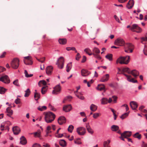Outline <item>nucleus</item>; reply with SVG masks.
I'll return each mask as SVG.
<instances>
[{
	"mask_svg": "<svg viewBox=\"0 0 147 147\" xmlns=\"http://www.w3.org/2000/svg\"><path fill=\"white\" fill-rule=\"evenodd\" d=\"M32 147H41V146L39 144H35L33 145Z\"/></svg>",
	"mask_w": 147,
	"mask_h": 147,
	"instance_id": "nucleus-58",
	"label": "nucleus"
},
{
	"mask_svg": "<svg viewBox=\"0 0 147 147\" xmlns=\"http://www.w3.org/2000/svg\"><path fill=\"white\" fill-rule=\"evenodd\" d=\"M13 84L15 85L18 86H19L20 85L18 83V80H15L13 82Z\"/></svg>",
	"mask_w": 147,
	"mask_h": 147,
	"instance_id": "nucleus-49",
	"label": "nucleus"
},
{
	"mask_svg": "<svg viewBox=\"0 0 147 147\" xmlns=\"http://www.w3.org/2000/svg\"><path fill=\"white\" fill-rule=\"evenodd\" d=\"M121 71L123 72L122 74L127 77V80L128 81L132 83L137 82V81L136 80H135L134 78H132L131 76L128 75L124 73V72H126L128 74H130L131 71L129 68L128 67L123 68L122 69Z\"/></svg>",
	"mask_w": 147,
	"mask_h": 147,
	"instance_id": "nucleus-1",
	"label": "nucleus"
},
{
	"mask_svg": "<svg viewBox=\"0 0 147 147\" xmlns=\"http://www.w3.org/2000/svg\"><path fill=\"white\" fill-rule=\"evenodd\" d=\"M64 63V58L63 57H61L58 59L56 64L57 65L59 69H62L63 67Z\"/></svg>",
	"mask_w": 147,
	"mask_h": 147,
	"instance_id": "nucleus-6",
	"label": "nucleus"
},
{
	"mask_svg": "<svg viewBox=\"0 0 147 147\" xmlns=\"http://www.w3.org/2000/svg\"><path fill=\"white\" fill-rule=\"evenodd\" d=\"M53 88L54 89L53 91V94H57L60 92L61 90V87L60 85L59 84Z\"/></svg>",
	"mask_w": 147,
	"mask_h": 147,
	"instance_id": "nucleus-12",
	"label": "nucleus"
},
{
	"mask_svg": "<svg viewBox=\"0 0 147 147\" xmlns=\"http://www.w3.org/2000/svg\"><path fill=\"white\" fill-rule=\"evenodd\" d=\"M112 57L113 55L111 54H108L105 56V57L110 61L112 60Z\"/></svg>",
	"mask_w": 147,
	"mask_h": 147,
	"instance_id": "nucleus-39",
	"label": "nucleus"
},
{
	"mask_svg": "<svg viewBox=\"0 0 147 147\" xmlns=\"http://www.w3.org/2000/svg\"><path fill=\"white\" fill-rule=\"evenodd\" d=\"M20 99L19 98H18L15 101V102L17 104L20 103Z\"/></svg>",
	"mask_w": 147,
	"mask_h": 147,
	"instance_id": "nucleus-51",
	"label": "nucleus"
},
{
	"mask_svg": "<svg viewBox=\"0 0 147 147\" xmlns=\"http://www.w3.org/2000/svg\"><path fill=\"white\" fill-rule=\"evenodd\" d=\"M92 55L94 57L97 58L98 60H100L101 57L100 56L99 54L100 53V51L99 49L96 47H94L92 50Z\"/></svg>",
	"mask_w": 147,
	"mask_h": 147,
	"instance_id": "nucleus-7",
	"label": "nucleus"
},
{
	"mask_svg": "<svg viewBox=\"0 0 147 147\" xmlns=\"http://www.w3.org/2000/svg\"><path fill=\"white\" fill-rule=\"evenodd\" d=\"M24 62L26 65H31L32 64V58L30 56L25 57H24Z\"/></svg>",
	"mask_w": 147,
	"mask_h": 147,
	"instance_id": "nucleus-11",
	"label": "nucleus"
},
{
	"mask_svg": "<svg viewBox=\"0 0 147 147\" xmlns=\"http://www.w3.org/2000/svg\"><path fill=\"white\" fill-rule=\"evenodd\" d=\"M0 81L5 83H9L10 82L8 76L6 75L1 77L0 78Z\"/></svg>",
	"mask_w": 147,
	"mask_h": 147,
	"instance_id": "nucleus-13",
	"label": "nucleus"
},
{
	"mask_svg": "<svg viewBox=\"0 0 147 147\" xmlns=\"http://www.w3.org/2000/svg\"><path fill=\"white\" fill-rule=\"evenodd\" d=\"M100 115V114L98 113H95L93 114V117L94 119H97Z\"/></svg>",
	"mask_w": 147,
	"mask_h": 147,
	"instance_id": "nucleus-45",
	"label": "nucleus"
},
{
	"mask_svg": "<svg viewBox=\"0 0 147 147\" xmlns=\"http://www.w3.org/2000/svg\"><path fill=\"white\" fill-rule=\"evenodd\" d=\"M49 108L51 110L53 111H55L56 109L54 108V107L52 106L51 105L49 104Z\"/></svg>",
	"mask_w": 147,
	"mask_h": 147,
	"instance_id": "nucleus-53",
	"label": "nucleus"
},
{
	"mask_svg": "<svg viewBox=\"0 0 147 147\" xmlns=\"http://www.w3.org/2000/svg\"><path fill=\"white\" fill-rule=\"evenodd\" d=\"M59 142L60 145L63 147H65L66 146V143L64 140H61Z\"/></svg>",
	"mask_w": 147,
	"mask_h": 147,
	"instance_id": "nucleus-33",
	"label": "nucleus"
},
{
	"mask_svg": "<svg viewBox=\"0 0 147 147\" xmlns=\"http://www.w3.org/2000/svg\"><path fill=\"white\" fill-rule=\"evenodd\" d=\"M129 114L128 113H125L123 114L120 117V118L122 119H124Z\"/></svg>",
	"mask_w": 147,
	"mask_h": 147,
	"instance_id": "nucleus-47",
	"label": "nucleus"
},
{
	"mask_svg": "<svg viewBox=\"0 0 147 147\" xmlns=\"http://www.w3.org/2000/svg\"><path fill=\"white\" fill-rule=\"evenodd\" d=\"M130 105L132 109L133 110H135L137 108L138 105L137 103L134 101H131L130 102Z\"/></svg>",
	"mask_w": 147,
	"mask_h": 147,
	"instance_id": "nucleus-21",
	"label": "nucleus"
},
{
	"mask_svg": "<svg viewBox=\"0 0 147 147\" xmlns=\"http://www.w3.org/2000/svg\"><path fill=\"white\" fill-rule=\"evenodd\" d=\"M109 74H106L103 76L101 78L100 81L102 82H105L107 81L109 79Z\"/></svg>",
	"mask_w": 147,
	"mask_h": 147,
	"instance_id": "nucleus-18",
	"label": "nucleus"
},
{
	"mask_svg": "<svg viewBox=\"0 0 147 147\" xmlns=\"http://www.w3.org/2000/svg\"><path fill=\"white\" fill-rule=\"evenodd\" d=\"M81 74L83 76H86L90 74V73L88 71L82 69L81 71Z\"/></svg>",
	"mask_w": 147,
	"mask_h": 147,
	"instance_id": "nucleus-24",
	"label": "nucleus"
},
{
	"mask_svg": "<svg viewBox=\"0 0 147 147\" xmlns=\"http://www.w3.org/2000/svg\"><path fill=\"white\" fill-rule=\"evenodd\" d=\"M114 17L116 21H117L119 23H120V21L119 18L117 17V16L116 15H114Z\"/></svg>",
	"mask_w": 147,
	"mask_h": 147,
	"instance_id": "nucleus-56",
	"label": "nucleus"
},
{
	"mask_svg": "<svg viewBox=\"0 0 147 147\" xmlns=\"http://www.w3.org/2000/svg\"><path fill=\"white\" fill-rule=\"evenodd\" d=\"M72 63L70 62L68 63L66 66V71L67 72H69L72 67Z\"/></svg>",
	"mask_w": 147,
	"mask_h": 147,
	"instance_id": "nucleus-35",
	"label": "nucleus"
},
{
	"mask_svg": "<svg viewBox=\"0 0 147 147\" xmlns=\"http://www.w3.org/2000/svg\"><path fill=\"white\" fill-rule=\"evenodd\" d=\"M131 30L133 32H136L137 33H140L142 31L141 28L136 24H134L132 25Z\"/></svg>",
	"mask_w": 147,
	"mask_h": 147,
	"instance_id": "nucleus-10",
	"label": "nucleus"
},
{
	"mask_svg": "<svg viewBox=\"0 0 147 147\" xmlns=\"http://www.w3.org/2000/svg\"><path fill=\"white\" fill-rule=\"evenodd\" d=\"M13 131L14 134L17 135L18 134L20 131V129L19 127L15 126L12 129Z\"/></svg>",
	"mask_w": 147,
	"mask_h": 147,
	"instance_id": "nucleus-20",
	"label": "nucleus"
},
{
	"mask_svg": "<svg viewBox=\"0 0 147 147\" xmlns=\"http://www.w3.org/2000/svg\"><path fill=\"white\" fill-rule=\"evenodd\" d=\"M133 136L134 137L137 138L139 140L141 138V135L138 132H137L134 134Z\"/></svg>",
	"mask_w": 147,
	"mask_h": 147,
	"instance_id": "nucleus-36",
	"label": "nucleus"
},
{
	"mask_svg": "<svg viewBox=\"0 0 147 147\" xmlns=\"http://www.w3.org/2000/svg\"><path fill=\"white\" fill-rule=\"evenodd\" d=\"M125 51L127 53H131L134 49V46L130 43H127L124 45Z\"/></svg>",
	"mask_w": 147,
	"mask_h": 147,
	"instance_id": "nucleus-4",
	"label": "nucleus"
},
{
	"mask_svg": "<svg viewBox=\"0 0 147 147\" xmlns=\"http://www.w3.org/2000/svg\"><path fill=\"white\" fill-rule=\"evenodd\" d=\"M5 69L2 66H0V73L5 71Z\"/></svg>",
	"mask_w": 147,
	"mask_h": 147,
	"instance_id": "nucleus-57",
	"label": "nucleus"
},
{
	"mask_svg": "<svg viewBox=\"0 0 147 147\" xmlns=\"http://www.w3.org/2000/svg\"><path fill=\"white\" fill-rule=\"evenodd\" d=\"M130 57L129 56L125 57H121L118 58L116 61L117 63H118L121 64H127L130 61Z\"/></svg>",
	"mask_w": 147,
	"mask_h": 147,
	"instance_id": "nucleus-3",
	"label": "nucleus"
},
{
	"mask_svg": "<svg viewBox=\"0 0 147 147\" xmlns=\"http://www.w3.org/2000/svg\"><path fill=\"white\" fill-rule=\"evenodd\" d=\"M35 92L34 94V98L36 100H37L40 97V95L39 93L36 92V90H35Z\"/></svg>",
	"mask_w": 147,
	"mask_h": 147,
	"instance_id": "nucleus-29",
	"label": "nucleus"
},
{
	"mask_svg": "<svg viewBox=\"0 0 147 147\" xmlns=\"http://www.w3.org/2000/svg\"><path fill=\"white\" fill-rule=\"evenodd\" d=\"M115 45L119 46H124L125 44V42L124 40L122 38H117L115 40L114 42Z\"/></svg>",
	"mask_w": 147,
	"mask_h": 147,
	"instance_id": "nucleus-8",
	"label": "nucleus"
},
{
	"mask_svg": "<svg viewBox=\"0 0 147 147\" xmlns=\"http://www.w3.org/2000/svg\"><path fill=\"white\" fill-rule=\"evenodd\" d=\"M66 119L65 117L61 116L58 119V122L60 125H62L66 122Z\"/></svg>",
	"mask_w": 147,
	"mask_h": 147,
	"instance_id": "nucleus-15",
	"label": "nucleus"
},
{
	"mask_svg": "<svg viewBox=\"0 0 147 147\" xmlns=\"http://www.w3.org/2000/svg\"><path fill=\"white\" fill-rule=\"evenodd\" d=\"M53 67L51 66L47 67L46 69L47 74L48 75H51L53 71Z\"/></svg>",
	"mask_w": 147,
	"mask_h": 147,
	"instance_id": "nucleus-17",
	"label": "nucleus"
},
{
	"mask_svg": "<svg viewBox=\"0 0 147 147\" xmlns=\"http://www.w3.org/2000/svg\"><path fill=\"white\" fill-rule=\"evenodd\" d=\"M86 127L87 131L90 134H93L94 131L91 128L88 123L86 124Z\"/></svg>",
	"mask_w": 147,
	"mask_h": 147,
	"instance_id": "nucleus-22",
	"label": "nucleus"
},
{
	"mask_svg": "<svg viewBox=\"0 0 147 147\" xmlns=\"http://www.w3.org/2000/svg\"><path fill=\"white\" fill-rule=\"evenodd\" d=\"M131 74L135 78L138 76L139 74V72L135 69L133 70L130 71V74Z\"/></svg>",
	"mask_w": 147,
	"mask_h": 147,
	"instance_id": "nucleus-23",
	"label": "nucleus"
},
{
	"mask_svg": "<svg viewBox=\"0 0 147 147\" xmlns=\"http://www.w3.org/2000/svg\"><path fill=\"white\" fill-rule=\"evenodd\" d=\"M20 143L22 145H25L27 143L26 138L24 136H22L20 138Z\"/></svg>",
	"mask_w": 147,
	"mask_h": 147,
	"instance_id": "nucleus-27",
	"label": "nucleus"
},
{
	"mask_svg": "<svg viewBox=\"0 0 147 147\" xmlns=\"http://www.w3.org/2000/svg\"><path fill=\"white\" fill-rule=\"evenodd\" d=\"M20 60L17 58H15L12 61L11 63V67L13 69H16L19 66Z\"/></svg>",
	"mask_w": 147,
	"mask_h": 147,
	"instance_id": "nucleus-5",
	"label": "nucleus"
},
{
	"mask_svg": "<svg viewBox=\"0 0 147 147\" xmlns=\"http://www.w3.org/2000/svg\"><path fill=\"white\" fill-rule=\"evenodd\" d=\"M143 51L144 54L146 55H147V49H144Z\"/></svg>",
	"mask_w": 147,
	"mask_h": 147,
	"instance_id": "nucleus-63",
	"label": "nucleus"
},
{
	"mask_svg": "<svg viewBox=\"0 0 147 147\" xmlns=\"http://www.w3.org/2000/svg\"><path fill=\"white\" fill-rule=\"evenodd\" d=\"M86 56H83V59H82V63L86 61Z\"/></svg>",
	"mask_w": 147,
	"mask_h": 147,
	"instance_id": "nucleus-61",
	"label": "nucleus"
},
{
	"mask_svg": "<svg viewBox=\"0 0 147 147\" xmlns=\"http://www.w3.org/2000/svg\"><path fill=\"white\" fill-rule=\"evenodd\" d=\"M131 131H125L123 133L121 134V136L122 137H124L125 138H127L131 136Z\"/></svg>",
	"mask_w": 147,
	"mask_h": 147,
	"instance_id": "nucleus-14",
	"label": "nucleus"
},
{
	"mask_svg": "<svg viewBox=\"0 0 147 147\" xmlns=\"http://www.w3.org/2000/svg\"><path fill=\"white\" fill-rule=\"evenodd\" d=\"M42 84L43 85H46L47 84V83L44 80H40L38 83V85L39 86L41 87Z\"/></svg>",
	"mask_w": 147,
	"mask_h": 147,
	"instance_id": "nucleus-37",
	"label": "nucleus"
},
{
	"mask_svg": "<svg viewBox=\"0 0 147 147\" xmlns=\"http://www.w3.org/2000/svg\"><path fill=\"white\" fill-rule=\"evenodd\" d=\"M11 107H8L6 109V112L8 113L7 114V115L9 117H10L11 115H12L13 113V111L11 109Z\"/></svg>",
	"mask_w": 147,
	"mask_h": 147,
	"instance_id": "nucleus-25",
	"label": "nucleus"
},
{
	"mask_svg": "<svg viewBox=\"0 0 147 147\" xmlns=\"http://www.w3.org/2000/svg\"><path fill=\"white\" fill-rule=\"evenodd\" d=\"M25 94H24V96L25 97H28L30 93V91L29 89L28 88L25 91Z\"/></svg>",
	"mask_w": 147,
	"mask_h": 147,
	"instance_id": "nucleus-38",
	"label": "nucleus"
},
{
	"mask_svg": "<svg viewBox=\"0 0 147 147\" xmlns=\"http://www.w3.org/2000/svg\"><path fill=\"white\" fill-rule=\"evenodd\" d=\"M74 127L72 125H70L69 126L68 128V131L71 133L74 129Z\"/></svg>",
	"mask_w": 147,
	"mask_h": 147,
	"instance_id": "nucleus-46",
	"label": "nucleus"
},
{
	"mask_svg": "<svg viewBox=\"0 0 147 147\" xmlns=\"http://www.w3.org/2000/svg\"><path fill=\"white\" fill-rule=\"evenodd\" d=\"M63 136V134H58L55 135V136L57 138H61Z\"/></svg>",
	"mask_w": 147,
	"mask_h": 147,
	"instance_id": "nucleus-55",
	"label": "nucleus"
},
{
	"mask_svg": "<svg viewBox=\"0 0 147 147\" xmlns=\"http://www.w3.org/2000/svg\"><path fill=\"white\" fill-rule=\"evenodd\" d=\"M111 129L112 131H116L119 130V127L117 125H113L111 126Z\"/></svg>",
	"mask_w": 147,
	"mask_h": 147,
	"instance_id": "nucleus-30",
	"label": "nucleus"
},
{
	"mask_svg": "<svg viewBox=\"0 0 147 147\" xmlns=\"http://www.w3.org/2000/svg\"><path fill=\"white\" fill-rule=\"evenodd\" d=\"M134 1L133 0H130L127 3L126 7L128 9H131L134 6Z\"/></svg>",
	"mask_w": 147,
	"mask_h": 147,
	"instance_id": "nucleus-19",
	"label": "nucleus"
},
{
	"mask_svg": "<svg viewBox=\"0 0 147 147\" xmlns=\"http://www.w3.org/2000/svg\"><path fill=\"white\" fill-rule=\"evenodd\" d=\"M47 86H44L43 87L41 90V93L43 94H45L47 92Z\"/></svg>",
	"mask_w": 147,
	"mask_h": 147,
	"instance_id": "nucleus-31",
	"label": "nucleus"
},
{
	"mask_svg": "<svg viewBox=\"0 0 147 147\" xmlns=\"http://www.w3.org/2000/svg\"><path fill=\"white\" fill-rule=\"evenodd\" d=\"M24 74H25V77L26 78L30 77L33 76V74H30V75H29L26 70H25L24 71Z\"/></svg>",
	"mask_w": 147,
	"mask_h": 147,
	"instance_id": "nucleus-44",
	"label": "nucleus"
},
{
	"mask_svg": "<svg viewBox=\"0 0 147 147\" xmlns=\"http://www.w3.org/2000/svg\"><path fill=\"white\" fill-rule=\"evenodd\" d=\"M142 147H147V144L144 143V142H143Z\"/></svg>",
	"mask_w": 147,
	"mask_h": 147,
	"instance_id": "nucleus-64",
	"label": "nucleus"
},
{
	"mask_svg": "<svg viewBox=\"0 0 147 147\" xmlns=\"http://www.w3.org/2000/svg\"><path fill=\"white\" fill-rule=\"evenodd\" d=\"M110 140H108L107 141H105L103 143V146L104 147H109V144L110 143Z\"/></svg>",
	"mask_w": 147,
	"mask_h": 147,
	"instance_id": "nucleus-41",
	"label": "nucleus"
},
{
	"mask_svg": "<svg viewBox=\"0 0 147 147\" xmlns=\"http://www.w3.org/2000/svg\"><path fill=\"white\" fill-rule=\"evenodd\" d=\"M6 54V53L5 52H4L0 56L1 58H3L4 57Z\"/></svg>",
	"mask_w": 147,
	"mask_h": 147,
	"instance_id": "nucleus-54",
	"label": "nucleus"
},
{
	"mask_svg": "<svg viewBox=\"0 0 147 147\" xmlns=\"http://www.w3.org/2000/svg\"><path fill=\"white\" fill-rule=\"evenodd\" d=\"M72 107L70 105H64L63 107V110L65 112H68L71 110Z\"/></svg>",
	"mask_w": 147,
	"mask_h": 147,
	"instance_id": "nucleus-16",
	"label": "nucleus"
},
{
	"mask_svg": "<svg viewBox=\"0 0 147 147\" xmlns=\"http://www.w3.org/2000/svg\"><path fill=\"white\" fill-rule=\"evenodd\" d=\"M42 146L44 147H49L50 146L47 143H44Z\"/></svg>",
	"mask_w": 147,
	"mask_h": 147,
	"instance_id": "nucleus-59",
	"label": "nucleus"
},
{
	"mask_svg": "<svg viewBox=\"0 0 147 147\" xmlns=\"http://www.w3.org/2000/svg\"><path fill=\"white\" fill-rule=\"evenodd\" d=\"M76 96L78 98L81 100H84V98L83 96L81 95H76Z\"/></svg>",
	"mask_w": 147,
	"mask_h": 147,
	"instance_id": "nucleus-52",
	"label": "nucleus"
},
{
	"mask_svg": "<svg viewBox=\"0 0 147 147\" xmlns=\"http://www.w3.org/2000/svg\"><path fill=\"white\" fill-rule=\"evenodd\" d=\"M6 91V89L3 87H0V94H4Z\"/></svg>",
	"mask_w": 147,
	"mask_h": 147,
	"instance_id": "nucleus-42",
	"label": "nucleus"
},
{
	"mask_svg": "<svg viewBox=\"0 0 147 147\" xmlns=\"http://www.w3.org/2000/svg\"><path fill=\"white\" fill-rule=\"evenodd\" d=\"M55 117V115L53 113L49 112L45 114V119L47 123H49L53 121Z\"/></svg>",
	"mask_w": 147,
	"mask_h": 147,
	"instance_id": "nucleus-2",
	"label": "nucleus"
},
{
	"mask_svg": "<svg viewBox=\"0 0 147 147\" xmlns=\"http://www.w3.org/2000/svg\"><path fill=\"white\" fill-rule=\"evenodd\" d=\"M80 57V54L79 53H78L76 56V60H78Z\"/></svg>",
	"mask_w": 147,
	"mask_h": 147,
	"instance_id": "nucleus-60",
	"label": "nucleus"
},
{
	"mask_svg": "<svg viewBox=\"0 0 147 147\" xmlns=\"http://www.w3.org/2000/svg\"><path fill=\"white\" fill-rule=\"evenodd\" d=\"M58 41L60 44L65 45L67 43V40L66 38H59Z\"/></svg>",
	"mask_w": 147,
	"mask_h": 147,
	"instance_id": "nucleus-28",
	"label": "nucleus"
},
{
	"mask_svg": "<svg viewBox=\"0 0 147 147\" xmlns=\"http://www.w3.org/2000/svg\"><path fill=\"white\" fill-rule=\"evenodd\" d=\"M82 117H86V115L84 112H81L80 113Z\"/></svg>",
	"mask_w": 147,
	"mask_h": 147,
	"instance_id": "nucleus-62",
	"label": "nucleus"
},
{
	"mask_svg": "<svg viewBox=\"0 0 147 147\" xmlns=\"http://www.w3.org/2000/svg\"><path fill=\"white\" fill-rule=\"evenodd\" d=\"M76 132L78 135L80 136H83L86 133V129L83 127H80L76 129Z\"/></svg>",
	"mask_w": 147,
	"mask_h": 147,
	"instance_id": "nucleus-9",
	"label": "nucleus"
},
{
	"mask_svg": "<svg viewBox=\"0 0 147 147\" xmlns=\"http://www.w3.org/2000/svg\"><path fill=\"white\" fill-rule=\"evenodd\" d=\"M113 99V102L114 103L117 102V97L115 96H112V98Z\"/></svg>",
	"mask_w": 147,
	"mask_h": 147,
	"instance_id": "nucleus-50",
	"label": "nucleus"
},
{
	"mask_svg": "<svg viewBox=\"0 0 147 147\" xmlns=\"http://www.w3.org/2000/svg\"><path fill=\"white\" fill-rule=\"evenodd\" d=\"M97 107L96 106L92 104L90 106V109L91 111L94 112L97 110Z\"/></svg>",
	"mask_w": 147,
	"mask_h": 147,
	"instance_id": "nucleus-32",
	"label": "nucleus"
},
{
	"mask_svg": "<svg viewBox=\"0 0 147 147\" xmlns=\"http://www.w3.org/2000/svg\"><path fill=\"white\" fill-rule=\"evenodd\" d=\"M97 89L100 91L104 90V92H105L106 90L105 89V86L103 84L98 85L97 88Z\"/></svg>",
	"mask_w": 147,
	"mask_h": 147,
	"instance_id": "nucleus-26",
	"label": "nucleus"
},
{
	"mask_svg": "<svg viewBox=\"0 0 147 147\" xmlns=\"http://www.w3.org/2000/svg\"><path fill=\"white\" fill-rule=\"evenodd\" d=\"M101 103L102 105L107 104L108 103V99L106 98H103L101 100Z\"/></svg>",
	"mask_w": 147,
	"mask_h": 147,
	"instance_id": "nucleus-34",
	"label": "nucleus"
},
{
	"mask_svg": "<svg viewBox=\"0 0 147 147\" xmlns=\"http://www.w3.org/2000/svg\"><path fill=\"white\" fill-rule=\"evenodd\" d=\"M84 51L89 55H92V53L91 51L88 48L85 49Z\"/></svg>",
	"mask_w": 147,
	"mask_h": 147,
	"instance_id": "nucleus-40",
	"label": "nucleus"
},
{
	"mask_svg": "<svg viewBox=\"0 0 147 147\" xmlns=\"http://www.w3.org/2000/svg\"><path fill=\"white\" fill-rule=\"evenodd\" d=\"M32 134H34V136L35 137H39L40 135V132H36L33 133H32Z\"/></svg>",
	"mask_w": 147,
	"mask_h": 147,
	"instance_id": "nucleus-48",
	"label": "nucleus"
},
{
	"mask_svg": "<svg viewBox=\"0 0 147 147\" xmlns=\"http://www.w3.org/2000/svg\"><path fill=\"white\" fill-rule=\"evenodd\" d=\"M37 109L40 111H42L45 110L47 109V107L45 106H39L37 108Z\"/></svg>",
	"mask_w": 147,
	"mask_h": 147,
	"instance_id": "nucleus-43",
	"label": "nucleus"
}]
</instances>
